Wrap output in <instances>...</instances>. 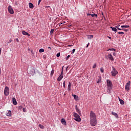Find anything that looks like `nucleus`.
<instances>
[{
	"mask_svg": "<svg viewBox=\"0 0 131 131\" xmlns=\"http://www.w3.org/2000/svg\"><path fill=\"white\" fill-rule=\"evenodd\" d=\"M90 124L92 126H95L97 124V118L96 117V114L94 112L91 111L90 112Z\"/></svg>",
	"mask_w": 131,
	"mask_h": 131,
	"instance_id": "nucleus-1",
	"label": "nucleus"
},
{
	"mask_svg": "<svg viewBox=\"0 0 131 131\" xmlns=\"http://www.w3.org/2000/svg\"><path fill=\"white\" fill-rule=\"evenodd\" d=\"M73 116L74 118V120H76V121H78V122H79V121H80V120H81V119L80 118V116H79V115H78V114L76 113H73Z\"/></svg>",
	"mask_w": 131,
	"mask_h": 131,
	"instance_id": "nucleus-2",
	"label": "nucleus"
},
{
	"mask_svg": "<svg viewBox=\"0 0 131 131\" xmlns=\"http://www.w3.org/2000/svg\"><path fill=\"white\" fill-rule=\"evenodd\" d=\"M112 69L113 70L111 72L112 76H116L118 74V72L114 67H112Z\"/></svg>",
	"mask_w": 131,
	"mask_h": 131,
	"instance_id": "nucleus-3",
	"label": "nucleus"
},
{
	"mask_svg": "<svg viewBox=\"0 0 131 131\" xmlns=\"http://www.w3.org/2000/svg\"><path fill=\"white\" fill-rule=\"evenodd\" d=\"M106 83H107V86L108 87L107 90L110 91V90L112 89V82L110 80H107Z\"/></svg>",
	"mask_w": 131,
	"mask_h": 131,
	"instance_id": "nucleus-4",
	"label": "nucleus"
},
{
	"mask_svg": "<svg viewBox=\"0 0 131 131\" xmlns=\"http://www.w3.org/2000/svg\"><path fill=\"white\" fill-rule=\"evenodd\" d=\"M4 95H5V96H9V95H10V88H9V87H5L4 89Z\"/></svg>",
	"mask_w": 131,
	"mask_h": 131,
	"instance_id": "nucleus-5",
	"label": "nucleus"
},
{
	"mask_svg": "<svg viewBox=\"0 0 131 131\" xmlns=\"http://www.w3.org/2000/svg\"><path fill=\"white\" fill-rule=\"evenodd\" d=\"M63 76H64V73L63 71H62L60 76L57 78V81H61V80H62V79L63 78Z\"/></svg>",
	"mask_w": 131,
	"mask_h": 131,
	"instance_id": "nucleus-6",
	"label": "nucleus"
},
{
	"mask_svg": "<svg viewBox=\"0 0 131 131\" xmlns=\"http://www.w3.org/2000/svg\"><path fill=\"white\" fill-rule=\"evenodd\" d=\"M8 12L10 13V14H11V15L14 14V10H13V8L11 6L8 7Z\"/></svg>",
	"mask_w": 131,
	"mask_h": 131,
	"instance_id": "nucleus-7",
	"label": "nucleus"
},
{
	"mask_svg": "<svg viewBox=\"0 0 131 131\" xmlns=\"http://www.w3.org/2000/svg\"><path fill=\"white\" fill-rule=\"evenodd\" d=\"M72 85V84H71V83L70 82H69V84H68V91L69 92H70L71 91V86Z\"/></svg>",
	"mask_w": 131,
	"mask_h": 131,
	"instance_id": "nucleus-8",
	"label": "nucleus"
},
{
	"mask_svg": "<svg viewBox=\"0 0 131 131\" xmlns=\"http://www.w3.org/2000/svg\"><path fill=\"white\" fill-rule=\"evenodd\" d=\"M108 58L111 61H114V58H113V56H112V55L111 54H108Z\"/></svg>",
	"mask_w": 131,
	"mask_h": 131,
	"instance_id": "nucleus-9",
	"label": "nucleus"
},
{
	"mask_svg": "<svg viewBox=\"0 0 131 131\" xmlns=\"http://www.w3.org/2000/svg\"><path fill=\"white\" fill-rule=\"evenodd\" d=\"M30 74H33L34 73H35V70L33 68H31V70L29 71Z\"/></svg>",
	"mask_w": 131,
	"mask_h": 131,
	"instance_id": "nucleus-10",
	"label": "nucleus"
},
{
	"mask_svg": "<svg viewBox=\"0 0 131 131\" xmlns=\"http://www.w3.org/2000/svg\"><path fill=\"white\" fill-rule=\"evenodd\" d=\"M22 34L23 35H28V36H30V34L29 33L24 31H22Z\"/></svg>",
	"mask_w": 131,
	"mask_h": 131,
	"instance_id": "nucleus-11",
	"label": "nucleus"
},
{
	"mask_svg": "<svg viewBox=\"0 0 131 131\" xmlns=\"http://www.w3.org/2000/svg\"><path fill=\"white\" fill-rule=\"evenodd\" d=\"M75 109L76 112H77V113H78L79 114H80V110H79V108L77 107V105H75Z\"/></svg>",
	"mask_w": 131,
	"mask_h": 131,
	"instance_id": "nucleus-12",
	"label": "nucleus"
},
{
	"mask_svg": "<svg viewBox=\"0 0 131 131\" xmlns=\"http://www.w3.org/2000/svg\"><path fill=\"white\" fill-rule=\"evenodd\" d=\"M112 115H114V116H115L116 118H118V115L117 114V113L112 112Z\"/></svg>",
	"mask_w": 131,
	"mask_h": 131,
	"instance_id": "nucleus-13",
	"label": "nucleus"
},
{
	"mask_svg": "<svg viewBox=\"0 0 131 131\" xmlns=\"http://www.w3.org/2000/svg\"><path fill=\"white\" fill-rule=\"evenodd\" d=\"M29 7L30 9H33V8H34V6H33V4L31 3H29Z\"/></svg>",
	"mask_w": 131,
	"mask_h": 131,
	"instance_id": "nucleus-14",
	"label": "nucleus"
},
{
	"mask_svg": "<svg viewBox=\"0 0 131 131\" xmlns=\"http://www.w3.org/2000/svg\"><path fill=\"white\" fill-rule=\"evenodd\" d=\"M111 28L113 31H114V32H115V33L117 32V29H116V28L111 27Z\"/></svg>",
	"mask_w": 131,
	"mask_h": 131,
	"instance_id": "nucleus-15",
	"label": "nucleus"
},
{
	"mask_svg": "<svg viewBox=\"0 0 131 131\" xmlns=\"http://www.w3.org/2000/svg\"><path fill=\"white\" fill-rule=\"evenodd\" d=\"M12 101H13V104L14 105H17V101L16 100V98H13Z\"/></svg>",
	"mask_w": 131,
	"mask_h": 131,
	"instance_id": "nucleus-16",
	"label": "nucleus"
},
{
	"mask_svg": "<svg viewBox=\"0 0 131 131\" xmlns=\"http://www.w3.org/2000/svg\"><path fill=\"white\" fill-rule=\"evenodd\" d=\"M61 122L62 124H64V125H66V121L65 120V119H61Z\"/></svg>",
	"mask_w": 131,
	"mask_h": 131,
	"instance_id": "nucleus-17",
	"label": "nucleus"
},
{
	"mask_svg": "<svg viewBox=\"0 0 131 131\" xmlns=\"http://www.w3.org/2000/svg\"><path fill=\"white\" fill-rule=\"evenodd\" d=\"M119 100L120 101V103L121 105H124V101L123 100L120 99V98L119 99Z\"/></svg>",
	"mask_w": 131,
	"mask_h": 131,
	"instance_id": "nucleus-18",
	"label": "nucleus"
},
{
	"mask_svg": "<svg viewBox=\"0 0 131 131\" xmlns=\"http://www.w3.org/2000/svg\"><path fill=\"white\" fill-rule=\"evenodd\" d=\"M102 80V78H101V77H98V80L97 81V83H100Z\"/></svg>",
	"mask_w": 131,
	"mask_h": 131,
	"instance_id": "nucleus-19",
	"label": "nucleus"
},
{
	"mask_svg": "<svg viewBox=\"0 0 131 131\" xmlns=\"http://www.w3.org/2000/svg\"><path fill=\"white\" fill-rule=\"evenodd\" d=\"M11 114H12V112H11V111H9L8 113H6L7 116H11Z\"/></svg>",
	"mask_w": 131,
	"mask_h": 131,
	"instance_id": "nucleus-20",
	"label": "nucleus"
},
{
	"mask_svg": "<svg viewBox=\"0 0 131 131\" xmlns=\"http://www.w3.org/2000/svg\"><path fill=\"white\" fill-rule=\"evenodd\" d=\"M73 97H74V99L75 100H78V96H77L76 95H72Z\"/></svg>",
	"mask_w": 131,
	"mask_h": 131,
	"instance_id": "nucleus-21",
	"label": "nucleus"
},
{
	"mask_svg": "<svg viewBox=\"0 0 131 131\" xmlns=\"http://www.w3.org/2000/svg\"><path fill=\"white\" fill-rule=\"evenodd\" d=\"M94 37V35H89L88 36V39H91V38H93Z\"/></svg>",
	"mask_w": 131,
	"mask_h": 131,
	"instance_id": "nucleus-22",
	"label": "nucleus"
},
{
	"mask_svg": "<svg viewBox=\"0 0 131 131\" xmlns=\"http://www.w3.org/2000/svg\"><path fill=\"white\" fill-rule=\"evenodd\" d=\"M39 127H40V128H41V129H43V128H45V126H43V125L39 124L38 125Z\"/></svg>",
	"mask_w": 131,
	"mask_h": 131,
	"instance_id": "nucleus-23",
	"label": "nucleus"
},
{
	"mask_svg": "<svg viewBox=\"0 0 131 131\" xmlns=\"http://www.w3.org/2000/svg\"><path fill=\"white\" fill-rule=\"evenodd\" d=\"M121 28H129V26H121Z\"/></svg>",
	"mask_w": 131,
	"mask_h": 131,
	"instance_id": "nucleus-24",
	"label": "nucleus"
},
{
	"mask_svg": "<svg viewBox=\"0 0 131 131\" xmlns=\"http://www.w3.org/2000/svg\"><path fill=\"white\" fill-rule=\"evenodd\" d=\"M125 89L126 90V91H129V86L126 85L125 86Z\"/></svg>",
	"mask_w": 131,
	"mask_h": 131,
	"instance_id": "nucleus-25",
	"label": "nucleus"
},
{
	"mask_svg": "<svg viewBox=\"0 0 131 131\" xmlns=\"http://www.w3.org/2000/svg\"><path fill=\"white\" fill-rule=\"evenodd\" d=\"M45 52V50L43 49H40L39 50V53H43Z\"/></svg>",
	"mask_w": 131,
	"mask_h": 131,
	"instance_id": "nucleus-26",
	"label": "nucleus"
},
{
	"mask_svg": "<svg viewBox=\"0 0 131 131\" xmlns=\"http://www.w3.org/2000/svg\"><path fill=\"white\" fill-rule=\"evenodd\" d=\"M55 73V70H52V71L51 72V75L52 76H53V75H54V73Z\"/></svg>",
	"mask_w": 131,
	"mask_h": 131,
	"instance_id": "nucleus-27",
	"label": "nucleus"
},
{
	"mask_svg": "<svg viewBox=\"0 0 131 131\" xmlns=\"http://www.w3.org/2000/svg\"><path fill=\"white\" fill-rule=\"evenodd\" d=\"M107 51H114L115 52L116 51V49L114 48L109 49Z\"/></svg>",
	"mask_w": 131,
	"mask_h": 131,
	"instance_id": "nucleus-28",
	"label": "nucleus"
},
{
	"mask_svg": "<svg viewBox=\"0 0 131 131\" xmlns=\"http://www.w3.org/2000/svg\"><path fill=\"white\" fill-rule=\"evenodd\" d=\"M91 16L94 17H98V15L97 14H92Z\"/></svg>",
	"mask_w": 131,
	"mask_h": 131,
	"instance_id": "nucleus-29",
	"label": "nucleus"
},
{
	"mask_svg": "<svg viewBox=\"0 0 131 131\" xmlns=\"http://www.w3.org/2000/svg\"><path fill=\"white\" fill-rule=\"evenodd\" d=\"M100 71L102 73H104V69L103 68H101Z\"/></svg>",
	"mask_w": 131,
	"mask_h": 131,
	"instance_id": "nucleus-30",
	"label": "nucleus"
},
{
	"mask_svg": "<svg viewBox=\"0 0 131 131\" xmlns=\"http://www.w3.org/2000/svg\"><path fill=\"white\" fill-rule=\"evenodd\" d=\"M118 34H121L122 35L124 34V32H119Z\"/></svg>",
	"mask_w": 131,
	"mask_h": 131,
	"instance_id": "nucleus-31",
	"label": "nucleus"
},
{
	"mask_svg": "<svg viewBox=\"0 0 131 131\" xmlns=\"http://www.w3.org/2000/svg\"><path fill=\"white\" fill-rule=\"evenodd\" d=\"M54 29H51L50 31V34H53V33L54 32Z\"/></svg>",
	"mask_w": 131,
	"mask_h": 131,
	"instance_id": "nucleus-32",
	"label": "nucleus"
},
{
	"mask_svg": "<svg viewBox=\"0 0 131 131\" xmlns=\"http://www.w3.org/2000/svg\"><path fill=\"white\" fill-rule=\"evenodd\" d=\"M63 88H66V83H65V81H63Z\"/></svg>",
	"mask_w": 131,
	"mask_h": 131,
	"instance_id": "nucleus-33",
	"label": "nucleus"
},
{
	"mask_svg": "<svg viewBox=\"0 0 131 131\" xmlns=\"http://www.w3.org/2000/svg\"><path fill=\"white\" fill-rule=\"evenodd\" d=\"M126 85L130 86V81H129L128 82H127L126 83Z\"/></svg>",
	"mask_w": 131,
	"mask_h": 131,
	"instance_id": "nucleus-34",
	"label": "nucleus"
},
{
	"mask_svg": "<svg viewBox=\"0 0 131 131\" xmlns=\"http://www.w3.org/2000/svg\"><path fill=\"white\" fill-rule=\"evenodd\" d=\"M56 57H60V52L58 53L56 55Z\"/></svg>",
	"mask_w": 131,
	"mask_h": 131,
	"instance_id": "nucleus-35",
	"label": "nucleus"
},
{
	"mask_svg": "<svg viewBox=\"0 0 131 131\" xmlns=\"http://www.w3.org/2000/svg\"><path fill=\"white\" fill-rule=\"evenodd\" d=\"M96 67H97V64L95 63L93 66V68H96Z\"/></svg>",
	"mask_w": 131,
	"mask_h": 131,
	"instance_id": "nucleus-36",
	"label": "nucleus"
},
{
	"mask_svg": "<svg viewBox=\"0 0 131 131\" xmlns=\"http://www.w3.org/2000/svg\"><path fill=\"white\" fill-rule=\"evenodd\" d=\"M120 25H118L117 26H115V28H117V29H118L119 27H120Z\"/></svg>",
	"mask_w": 131,
	"mask_h": 131,
	"instance_id": "nucleus-37",
	"label": "nucleus"
},
{
	"mask_svg": "<svg viewBox=\"0 0 131 131\" xmlns=\"http://www.w3.org/2000/svg\"><path fill=\"white\" fill-rule=\"evenodd\" d=\"M23 112H26V110L25 109V108H23Z\"/></svg>",
	"mask_w": 131,
	"mask_h": 131,
	"instance_id": "nucleus-38",
	"label": "nucleus"
},
{
	"mask_svg": "<svg viewBox=\"0 0 131 131\" xmlns=\"http://www.w3.org/2000/svg\"><path fill=\"white\" fill-rule=\"evenodd\" d=\"M48 50H50V51H52V48L50 47H48Z\"/></svg>",
	"mask_w": 131,
	"mask_h": 131,
	"instance_id": "nucleus-39",
	"label": "nucleus"
},
{
	"mask_svg": "<svg viewBox=\"0 0 131 131\" xmlns=\"http://www.w3.org/2000/svg\"><path fill=\"white\" fill-rule=\"evenodd\" d=\"M15 40H16V41H17V42H19V39L16 38Z\"/></svg>",
	"mask_w": 131,
	"mask_h": 131,
	"instance_id": "nucleus-40",
	"label": "nucleus"
},
{
	"mask_svg": "<svg viewBox=\"0 0 131 131\" xmlns=\"http://www.w3.org/2000/svg\"><path fill=\"white\" fill-rule=\"evenodd\" d=\"M75 52V49H73L72 50V53L74 54V52Z\"/></svg>",
	"mask_w": 131,
	"mask_h": 131,
	"instance_id": "nucleus-41",
	"label": "nucleus"
},
{
	"mask_svg": "<svg viewBox=\"0 0 131 131\" xmlns=\"http://www.w3.org/2000/svg\"><path fill=\"white\" fill-rule=\"evenodd\" d=\"M69 58H70V55H68L67 57V60H68V59H69Z\"/></svg>",
	"mask_w": 131,
	"mask_h": 131,
	"instance_id": "nucleus-42",
	"label": "nucleus"
},
{
	"mask_svg": "<svg viewBox=\"0 0 131 131\" xmlns=\"http://www.w3.org/2000/svg\"><path fill=\"white\" fill-rule=\"evenodd\" d=\"M42 0H39L38 1V5H39V4H40V2H41Z\"/></svg>",
	"mask_w": 131,
	"mask_h": 131,
	"instance_id": "nucleus-43",
	"label": "nucleus"
},
{
	"mask_svg": "<svg viewBox=\"0 0 131 131\" xmlns=\"http://www.w3.org/2000/svg\"><path fill=\"white\" fill-rule=\"evenodd\" d=\"M10 42H12V39H10L9 40L8 43H10Z\"/></svg>",
	"mask_w": 131,
	"mask_h": 131,
	"instance_id": "nucleus-44",
	"label": "nucleus"
},
{
	"mask_svg": "<svg viewBox=\"0 0 131 131\" xmlns=\"http://www.w3.org/2000/svg\"><path fill=\"white\" fill-rule=\"evenodd\" d=\"M124 31H126V32H127V31H128V30L125 29H124Z\"/></svg>",
	"mask_w": 131,
	"mask_h": 131,
	"instance_id": "nucleus-45",
	"label": "nucleus"
},
{
	"mask_svg": "<svg viewBox=\"0 0 131 131\" xmlns=\"http://www.w3.org/2000/svg\"><path fill=\"white\" fill-rule=\"evenodd\" d=\"M2 74V69L0 68V75Z\"/></svg>",
	"mask_w": 131,
	"mask_h": 131,
	"instance_id": "nucleus-46",
	"label": "nucleus"
},
{
	"mask_svg": "<svg viewBox=\"0 0 131 131\" xmlns=\"http://www.w3.org/2000/svg\"><path fill=\"white\" fill-rule=\"evenodd\" d=\"M1 54H2V49L1 48H0V55H1Z\"/></svg>",
	"mask_w": 131,
	"mask_h": 131,
	"instance_id": "nucleus-47",
	"label": "nucleus"
},
{
	"mask_svg": "<svg viewBox=\"0 0 131 131\" xmlns=\"http://www.w3.org/2000/svg\"><path fill=\"white\" fill-rule=\"evenodd\" d=\"M88 16H92V14L89 13V14H88Z\"/></svg>",
	"mask_w": 131,
	"mask_h": 131,
	"instance_id": "nucleus-48",
	"label": "nucleus"
},
{
	"mask_svg": "<svg viewBox=\"0 0 131 131\" xmlns=\"http://www.w3.org/2000/svg\"><path fill=\"white\" fill-rule=\"evenodd\" d=\"M118 30H121V28H118Z\"/></svg>",
	"mask_w": 131,
	"mask_h": 131,
	"instance_id": "nucleus-49",
	"label": "nucleus"
},
{
	"mask_svg": "<svg viewBox=\"0 0 131 131\" xmlns=\"http://www.w3.org/2000/svg\"><path fill=\"white\" fill-rule=\"evenodd\" d=\"M62 24H63V23L59 24V26H60V25H62Z\"/></svg>",
	"mask_w": 131,
	"mask_h": 131,
	"instance_id": "nucleus-50",
	"label": "nucleus"
},
{
	"mask_svg": "<svg viewBox=\"0 0 131 131\" xmlns=\"http://www.w3.org/2000/svg\"><path fill=\"white\" fill-rule=\"evenodd\" d=\"M107 37H108L110 39H111V37L107 36Z\"/></svg>",
	"mask_w": 131,
	"mask_h": 131,
	"instance_id": "nucleus-51",
	"label": "nucleus"
},
{
	"mask_svg": "<svg viewBox=\"0 0 131 131\" xmlns=\"http://www.w3.org/2000/svg\"><path fill=\"white\" fill-rule=\"evenodd\" d=\"M115 55H116V53H113V55H114V56H115Z\"/></svg>",
	"mask_w": 131,
	"mask_h": 131,
	"instance_id": "nucleus-52",
	"label": "nucleus"
},
{
	"mask_svg": "<svg viewBox=\"0 0 131 131\" xmlns=\"http://www.w3.org/2000/svg\"><path fill=\"white\" fill-rule=\"evenodd\" d=\"M86 48H89V43L88 44V45L86 46Z\"/></svg>",
	"mask_w": 131,
	"mask_h": 131,
	"instance_id": "nucleus-53",
	"label": "nucleus"
},
{
	"mask_svg": "<svg viewBox=\"0 0 131 131\" xmlns=\"http://www.w3.org/2000/svg\"><path fill=\"white\" fill-rule=\"evenodd\" d=\"M121 30H124V29H121Z\"/></svg>",
	"mask_w": 131,
	"mask_h": 131,
	"instance_id": "nucleus-54",
	"label": "nucleus"
},
{
	"mask_svg": "<svg viewBox=\"0 0 131 131\" xmlns=\"http://www.w3.org/2000/svg\"><path fill=\"white\" fill-rule=\"evenodd\" d=\"M66 94H64V96H65Z\"/></svg>",
	"mask_w": 131,
	"mask_h": 131,
	"instance_id": "nucleus-55",
	"label": "nucleus"
}]
</instances>
